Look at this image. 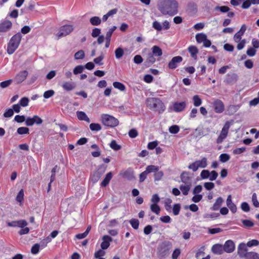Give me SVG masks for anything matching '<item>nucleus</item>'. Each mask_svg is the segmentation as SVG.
<instances>
[{
  "label": "nucleus",
  "instance_id": "1",
  "mask_svg": "<svg viewBox=\"0 0 259 259\" xmlns=\"http://www.w3.org/2000/svg\"><path fill=\"white\" fill-rule=\"evenodd\" d=\"M146 105L151 110L162 113L165 110L163 103L158 98H149L146 100Z\"/></svg>",
  "mask_w": 259,
  "mask_h": 259
},
{
  "label": "nucleus",
  "instance_id": "2",
  "mask_svg": "<svg viewBox=\"0 0 259 259\" xmlns=\"http://www.w3.org/2000/svg\"><path fill=\"white\" fill-rule=\"evenodd\" d=\"M22 39V34L18 32L13 35L10 39L7 46V53L9 55L13 54L18 49Z\"/></svg>",
  "mask_w": 259,
  "mask_h": 259
},
{
  "label": "nucleus",
  "instance_id": "3",
  "mask_svg": "<svg viewBox=\"0 0 259 259\" xmlns=\"http://www.w3.org/2000/svg\"><path fill=\"white\" fill-rule=\"evenodd\" d=\"M178 4L176 1L171 0L164 8L160 9V11L163 14L174 16L178 13Z\"/></svg>",
  "mask_w": 259,
  "mask_h": 259
},
{
  "label": "nucleus",
  "instance_id": "4",
  "mask_svg": "<svg viewBox=\"0 0 259 259\" xmlns=\"http://www.w3.org/2000/svg\"><path fill=\"white\" fill-rule=\"evenodd\" d=\"M101 120L102 123L107 126L113 127L117 126L119 124L117 119L108 114L102 115Z\"/></svg>",
  "mask_w": 259,
  "mask_h": 259
},
{
  "label": "nucleus",
  "instance_id": "5",
  "mask_svg": "<svg viewBox=\"0 0 259 259\" xmlns=\"http://www.w3.org/2000/svg\"><path fill=\"white\" fill-rule=\"evenodd\" d=\"M207 159L206 157H203L200 160H198L193 162L188 166V168L196 171L199 168H203L207 166Z\"/></svg>",
  "mask_w": 259,
  "mask_h": 259
},
{
  "label": "nucleus",
  "instance_id": "6",
  "mask_svg": "<svg viewBox=\"0 0 259 259\" xmlns=\"http://www.w3.org/2000/svg\"><path fill=\"white\" fill-rule=\"evenodd\" d=\"M106 169V167L103 165H100L98 169L94 171L91 176L90 179L93 183H97L102 175L104 174Z\"/></svg>",
  "mask_w": 259,
  "mask_h": 259
},
{
  "label": "nucleus",
  "instance_id": "7",
  "mask_svg": "<svg viewBox=\"0 0 259 259\" xmlns=\"http://www.w3.org/2000/svg\"><path fill=\"white\" fill-rule=\"evenodd\" d=\"M230 127V122L229 121L226 122L223 128L221 130L220 135L219 136L217 139V143L218 144H220L222 143L223 140L227 137Z\"/></svg>",
  "mask_w": 259,
  "mask_h": 259
},
{
  "label": "nucleus",
  "instance_id": "8",
  "mask_svg": "<svg viewBox=\"0 0 259 259\" xmlns=\"http://www.w3.org/2000/svg\"><path fill=\"white\" fill-rule=\"evenodd\" d=\"M73 29L74 26L72 25H63L60 28L57 35L59 38L65 36L69 34Z\"/></svg>",
  "mask_w": 259,
  "mask_h": 259
},
{
  "label": "nucleus",
  "instance_id": "9",
  "mask_svg": "<svg viewBox=\"0 0 259 259\" xmlns=\"http://www.w3.org/2000/svg\"><path fill=\"white\" fill-rule=\"evenodd\" d=\"M42 119L37 115H34L32 117H27L25 121V125L27 126H31L34 124L38 125L41 124L42 123Z\"/></svg>",
  "mask_w": 259,
  "mask_h": 259
},
{
  "label": "nucleus",
  "instance_id": "10",
  "mask_svg": "<svg viewBox=\"0 0 259 259\" xmlns=\"http://www.w3.org/2000/svg\"><path fill=\"white\" fill-rule=\"evenodd\" d=\"M212 106L217 113H222L225 110V105L221 100H215L212 103Z\"/></svg>",
  "mask_w": 259,
  "mask_h": 259
},
{
  "label": "nucleus",
  "instance_id": "11",
  "mask_svg": "<svg viewBox=\"0 0 259 259\" xmlns=\"http://www.w3.org/2000/svg\"><path fill=\"white\" fill-rule=\"evenodd\" d=\"M182 61L183 58L182 57L179 56L174 57L168 63V67L170 69H174L178 66V64L181 63Z\"/></svg>",
  "mask_w": 259,
  "mask_h": 259
},
{
  "label": "nucleus",
  "instance_id": "12",
  "mask_svg": "<svg viewBox=\"0 0 259 259\" xmlns=\"http://www.w3.org/2000/svg\"><path fill=\"white\" fill-rule=\"evenodd\" d=\"M181 182L183 184L181 185H187L192 186V178L189 177V174L187 172H183L182 173L180 176Z\"/></svg>",
  "mask_w": 259,
  "mask_h": 259
},
{
  "label": "nucleus",
  "instance_id": "13",
  "mask_svg": "<svg viewBox=\"0 0 259 259\" xmlns=\"http://www.w3.org/2000/svg\"><path fill=\"white\" fill-rule=\"evenodd\" d=\"M12 26V22L7 20H4L0 23V32H6L9 31Z\"/></svg>",
  "mask_w": 259,
  "mask_h": 259
},
{
  "label": "nucleus",
  "instance_id": "14",
  "mask_svg": "<svg viewBox=\"0 0 259 259\" xmlns=\"http://www.w3.org/2000/svg\"><path fill=\"white\" fill-rule=\"evenodd\" d=\"M171 248V244L169 242H164L162 243L159 247V252L163 255H166Z\"/></svg>",
  "mask_w": 259,
  "mask_h": 259
},
{
  "label": "nucleus",
  "instance_id": "15",
  "mask_svg": "<svg viewBox=\"0 0 259 259\" xmlns=\"http://www.w3.org/2000/svg\"><path fill=\"white\" fill-rule=\"evenodd\" d=\"M186 107V102L185 101L175 102L173 103L172 108L174 111L176 112H180L184 111Z\"/></svg>",
  "mask_w": 259,
  "mask_h": 259
},
{
  "label": "nucleus",
  "instance_id": "16",
  "mask_svg": "<svg viewBox=\"0 0 259 259\" xmlns=\"http://www.w3.org/2000/svg\"><path fill=\"white\" fill-rule=\"evenodd\" d=\"M224 251L227 253H231L233 252L235 248L234 242L231 240H227L223 245Z\"/></svg>",
  "mask_w": 259,
  "mask_h": 259
},
{
  "label": "nucleus",
  "instance_id": "17",
  "mask_svg": "<svg viewBox=\"0 0 259 259\" xmlns=\"http://www.w3.org/2000/svg\"><path fill=\"white\" fill-rule=\"evenodd\" d=\"M247 245L244 243H241L238 246L237 253L240 257H244L248 253Z\"/></svg>",
  "mask_w": 259,
  "mask_h": 259
},
{
  "label": "nucleus",
  "instance_id": "18",
  "mask_svg": "<svg viewBox=\"0 0 259 259\" xmlns=\"http://www.w3.org/2000/svg\"><path fill=\"white\" fill-rule=\"evenodd\" d=\"M246 30V27L245 25H242L240 30L234 35L233 37V39L235 42H239L242 40V36L244 34Z\"/></svg>",
  "mask_w": 259,
  "mask_h": 259
},
{
  "label": "nucleus",
  "instance_id": "19",
  "mask_svg": "<svg viewBox=\"0 0 259 259\" xmlns=\"http://www.w3.org/2000/svg\"><path fill=\"white\" fill-rule=\"evenodd\" d=\"M28 74V72L26 70L20 71L16 75L14 80L17 83H21L25 80Z\"/></svg>",
  "mask_w": 259,
  "mask_h": 259
},
{
  "label": "nucleus",
  "instance_id": "20",
  "mask_svg": "<svg viewBox=\"0 0 259 259\" xmlns=\"http://www.w3.org/2000/svg\"><path fill=\"white\" fill-rule=\"evenodd\" d=\"M112 241V238L108 235H104L102 237V242L101 247L102 249H107L110 246V243Z\"/></svg>",
  "mask_w": 259,
  "mask_h": 259
},
{
  "label": "nucleus",
  "instance_id": "21",
  "mask_svg": "<svg viewBox=\"0 0 259 259\" xmlns=\"http://www.w3.org/2000/svg\"><path fill=\"white\" fill-rule=\"evenodd\" d=\"M120 175L128 180H131L134 178V172L131 169H127L126 170L120 172Z\"/></svg>",
  "mask_w": 259,
  "mask_h": 259
},
{
  "label": "nucleus",
  "instance_id": "22",
  "mask_svg": "<svg viewBox=\"0 0 259 259\" xmlns=\"http://www.w3.org/2000/svg\"><path fill=\"white\" fill-rule=\"evenodd\" d=\"M211 250L214 254H221L224 251L223 246L219 244L213 245L211 248Z\"/></svg>",
  "mask_w": 259,
  "mask_h": 259
},
{
  "label": "nucleus",
  "instance_id": "23",
  "mask_svg": "<svg viewBox=\"0 0 259 259\" xmlns=\"http://www.w3.org/2000/svg\"><path fill=\"white\" fill-rule=\"evenodd\" d=\"M62 88L67 91H70L73 90L75 88V85L72 81H66L62 83Z\"/></svg>",
  "mask_w": 259,
  "mask_h": 259
},
{
  "label": "nucleus",
  "instance_id": "24",
  "mask_svg": "<svg viewBox=\"0 0 259 259\" xmlns=\"http://www.w3.org/2000/svg\"><path fill=\"white\" fill-rule=\"evenodd\" d=\"M188 50L191 54V57L195 60H196L197 58V54L198 53V50L197 47L194 46H191L188 48Z\"/></svg>",
  "mask_w": 259,
  "mask_h": 259
},
{
  "label": "nucleus",
  "instance_id": "25",
  "mask_svg": "<svg viewBox=\"0 0 259 259\" xmlns=\"http://www.w3.org/2000/svg\"><path fill=\"white\" fill-rule=\"evenodd\" d=\"M76 115L79 120H84L88 123L90 122V118L87 116L85 112L83 111H77Z\"/></svg>",
  "mask_w": 259,
  "mask_h": 259
},
{
  "label": "nucleus",
  "instance_id": "26",
  "mask_svg": "<svg viewBox=\"0 0 259 259\" xmlns=\"http://www.w3.org/2000/svg\"><path fill=\"white\" fill-rule=\"evenodd\" d=\"M112 177H113V175L111 172H108L106 174L105 178L104 179V180L101 183V186L106 187V186H107L108 185V184L109 183V182L110 181Z\"/></svg>",
  "mask_w": 259,
  "mask_h": 259
},
{
  "label": "nucleus",
  "instance_id": "27",
  "mask_svg": "<svg viewBox=\"0 0 259 259\" xmlns=\"http://www.w3.org/2000/svg\"><path fill=\"white\" fill-rule=\"evenodd\" d=\"M152 55L156 57H160L162 55L161 49L157 46H154L152 48Z\"/></svg>",
  "mask_w": 259,
  "mask_h": 259
},
{
  "label": "nucleus",
  "instance_id": "28",
  "mask_svg": "<svg viewBox=\"0 0 259 259\" xmlns=\"http://www.w3.org/2000/svg\"><path fill=\"white\" fill-rule=\"evenodd\" d=\"M224 200L221 197H218L211 207L212 210H217L222 204Z\"/></svg>",
  "mask_w": 259,
  "mask_h": 259
},
{
  "label": "nucleus",
  "instance_id": "29",
  "mask_svg": "<svg viewBox=\"0 0 259 259\" xmlns=\"http://www.w3.org/2000/svg\"><path fill=\"white\" fill-rule=\"evenodd\" d=\"M101 19L99 17L94 16L90 19V23L94 26H98L101 23Z\"/></svg>",
  "mask_w": 259,
  "mask_h": 259
},
{
  "label": "nucleus",
  "instance_id": "30",
  "mask_svg": "<svg viewBox=\"0 0 259 259\" xmlns=\"http://www.w3.org/2000/svg\"><path fill=\"white\" fill-rule=\"evenodd\" d=\"M246 259H259V254L255 252H248L244 257Z\"/></svg>",
  "mask_w": 259,
  "mask_h": 259
},
{
  "label": "nucleus",
  "instance_id": "31",
  "mask_svg": "<svg viewBox=\"0 0 259 259\" xmlns=\"http://www.w3.org/2000/svg\"><path fill=\"white\" fill-rule=\"evenodd\" d=\"M192 186L180 185V189L184 195H187Z\"/></svg>",
  "mask_w": 259,
  "mask_h": 259
},
{
  "label": "nucleus",
  "instance_id": "32",
  "mask_svg": "<svg viewBox=\"0 0 259 259\" xmlns=\"http://www.w3.org/2000/svg\"><path fill=\"white\" fill-rule=\"evenodd\" d=\"M196 40L197 42L200 44L203 42L206 38L207 36L203 33L197 34L195 36Z\"/></svg>",
  "mask_w": 259,
  "mask_h": 259
},
{
  "label": "nucleus",
  "instance_id": "33",
  "mask_svg": "<svg viewBox=\"0 0 259 259\" xmlns=\"http://www.w3.org/2000/svg\"><path fill=\"white\" fill-rule=\"evenodd\" d=\"M155 61L156 59L154 57V56L152 55L151 53H149L146 59L145 63L148 65H152L154 64L155 62Z\"/></svg>",
  "mask_w": 259,
  "mask_h": 259
},
{
  "label": "nucleus",
  "instance_id": "34",
  "mask_svg": "<svg viewBox=\"0 0 259 259\" xmlns=\"http://www.w3.org/2000/svg\"><path fill=\"white\" fill-rule=\"evenodd\" d=\"M158 170H159V167L158 166L150 165L146 167L145 170L147 174H149L153 172L155 173V172L157 171Z\"/></svg>",
  "mask_w": 259,
  "mask_h": 259
},
{
  "label": "nucleus",
  "instance_id": "35",
  "mask_svg": "<svg viewBox=\"0 0 259 259\" xmlns=\"http://www.w3.org/2000/svg\"><path fill=\"white\" fill-rule=\"evenodd\" d=\"M114 88L119 90L120 91H124L125 90V86L122 83L115 81L113 83Z\"/></svg>",
  "mask_w": 259,
  "mask_h": 259
},
{
  "label": "nucleus",
  "instance_id": "36",
  "mask_svg": "<svg viewBox=\"0 0 259 259\" xmlns=\"http://www.w3.org/2000/svg\"><path fill=\"white\" fill-rule=\"evenodd\" d=\"M239 108V106L238 105H230L228 108V114L229 115H232L235 112H236L238 109Z\"/></svg>",
  "mask_w": 259,
  "mask_h": 259
},
{
  "label": "nucleus",
  "instance_id": "37",
  "mask_svg": "<svg viewBox=\"0 0 259 259\" xmlns=\"http://www.w3.org/2000/svg\"><path fill=\"white\" fill-rule=\"evenodd\" d=\"M193 104L195 106L198 107L201 105L202 100L198 95H195L192 98Z\"/></svg>",
  "mask_w": 259,
  "mask_h": 259
},
{
  "label": "nucleus",
  "instance_id": "38",
  "mask_svg": "<svg viewBox=\"0 0 259 259\" xmlns=\"http://www.w3.org/2000/svg\"><path fill=\"white\" fill-rule=\"evenodd\" d=\"M124 54V51L121 48H118L115 51V57L117 59H120Z\"/></svg>",
  "mask_w": 259,
  "mask_h": 259
},
{
  "label": "nucleus",
  "instance_id": "39",
  "mask_svg": "<svg viewBox=\"0 0 259 259\" xmlns=\"http://www.w3.org/2000/svg\"><path fill=\"white\" fill-rule=\"evenodd\" d=\"M85 54L83 50H79L74 54L75 60L82 59L84 58Z\"/></svg>",
  "mask_w": 259,
  "mask_h": 259
},
{
  "label": "nucleus",
  "instance_id": "40",
  "mask_svg": "<svg viewBox=\"0 0 259 259\" xmlns=\"http://www.w3.org/2000/svg\"><path fill=\"white\" fill-rule=\"evenodd\" d=\"M29 130L26 127H19L17 130V133L19 135H24L29 134Z\"/></svg>",
  "mask_w": 259,
  "mask_h": 259
},
{
  "label": "nucleus",
  "instance_id": "41",
  "mask_svg": "<svg viewBox=\"0 0 259 259\" xmlns=\"http://www.w3.org/2000/svg\"><path fill=\"white\" fill-rule=\"evenodd\" d=\"M153 28L157 31H160L162 30V25L157 21H154L152 23Z\"/></svg>",
  "mask_w": 259,
  "mask_h": 259
},
{
  "label": "nucleus",
  "instance_id": "42",
  "mask_svg": "<svg viewBox=\"0 0 259 259\" xmlns=\"http://www.w3.org/2000/svg\"><path fill=\"white\" fill-rule=\"evenodd\" d=\"M110 147L111 149L116 151L119 150L121 149V146L117 144V142L115 140H112L111 142Z\"/></svg>",
  "mask_w": 259,
  "mask_h": 259
},
{
  "label": "nucleus",
  "instance_id": "43",
  "mask_svg": "<svg viewBox=\"0 0 259 259\" xmlns=\"http://www.w3.org/2000/svg\"><path fill=\"white\" fill-rule=\"evenodd\" d=\"M29 100L27 97H23L19 102V104L22 107H26L28 106Z\"/></svg>",
  "mask_w": 259,
  "mask_h": 259
},
{
  "label": "nucleus",
  "instance_id": "44",
  "mask_svg": "<svg viewBox=\"0 0 259 259\" xmlns=\"http://www.w3.org/2000/svg\"><path fill=\"white\" fill-rule=\"evenodd\" d=\"M163 172L162 171H159L158 170L157 171H156L154 174V180L155 181H160L163 177Z\"/></svg>",
  "mask_w": 259,
  "mask_h": 259
},
{
  "label": "nucleus",
  "instance_id": "45",
  "mask_svg": "<svg viewBox=\"0 0 259 259\" xmlns=\"http://www.w3.org/2000/svg\"><path fill=\"white\" fill-rule=\"evenodd\" d=\"M90 128L93 131H99L101 130V126L99 123H92L90 124Z\"/></svg>",
  "mask_w": 259,
  "mask_h": 259
},
{
  "label": "nucleus",
  "instance_id": "46",
  "mask_svg": "<svg viewBox=\"0 0 259 259\" xmlns=\"http://www.w3.org/2000/svg\"><path fill=\"white\" fill-rule=\"evenodd\" d=\"M150 208L152 212L155 213L156 214H159L160 209L157 204H152L150 206Z\"/></svg>",
  "mask_w": 259,
  "mask_h": 259
},
{
  "label": "nucleus",
  "instance_id": "47",
  "mask_svg": "<svg viewBox=\"0 0 259 259\" xmlns=\"http://www.w3.org/2000/svg\"><path fill=\"white\" fill-rule=\"evenodd\" d=\"M116 26H113L111 28L109 29V30L107 32L105 37V39H111V37L113 32L116 30Z\"/></svg>",
  "mask_w": 259,
  "mask_h": 259
},
{
  "label": "nucleus",
  "instance_id": "48",
  "mask_svg": "<svg viewBox=\"0 0 259 259\" xmlns=\"http://www.w3.org/2000/svg\"><path fill=\"white\" fill-rule=\"evenodd\" d=\"M130 223L134 229H138L139 226V221L137 219H133L130 220Z\"/></svg>",
  "mask_w": 259,
  "mask_h": 259
},
{
  "label": "nucleus",
  "instance_id": "49",
  "mask_svg": "<svg viewBox=\"0 0 259 259\" xmlns=\"http://www.w3.org/2000/svg\"><path fill=\"white\" fill-rule=\"evenodd\" d=\"M180 131L179 126L177 125H173L169 127V132L171 134H177Z\"/></svg>",
  "mask_w": 259,
  "mask_h": 259
},
{
  "label": "nucleus",
  "instance_id": "50",
  "mask_svg": "<svg viewBox=\"0 0 259 259\" xmlns=\"http://www.w3.org/2000/svg\"><path fill=\"white\" fill-rule=\"evenodd\" d=\"M24 199V191L23 189H21L18 193L16 196V200L19 202H22Z\"/></svg>",
  "mask_w": 259,
  "mask_h": 259
},
{
  "label": "nucleus",
  "instance_id": "51",
  "mask_svg": "<svg viewBox=\"0 0 259 259\" xmlns=\"http://www.w3.org/2000/svg\"><path fill=\"white\" fill-rule=\"evenodd\" d=\"M252 202L255 207H259V202L257 199L256 194L254 193L252 195Z\"/></svg>",
  "mask_w": 259,
  "mask_h": 259
},
{
  "label": "nucleus",
  "instance_id": "52",
  "mask_svg": "<svg viewBox=\"0 0 259 259\" xmlns=\"http://www.w3.org/2000/svg\"><path fill=\"white\" fill-rule=\"evenodd\" d=\"M220 160L222 162H226L230 159V156L226 153L221 154L220 155Z\"/></svg>",
  "mask_w": 259,
  "mask_h": 259
},
{
  "label": "nucleus",
  "instance_id": "53",
  "mask_svg": "<svg viewBox=\"0 0 259 259\" xmlns=\"http://www.w3.org/2000/svg\"><path fill=\"white\" fill-rule=\"evenodd\" d=\"M55 94V92L53 90H50L46 91L43 95L45 99H49L50 97L54 96Z\"/></svg>",
  "mask_w": 259,
  "mask_h": 259
},
{
  "label": "nucleus",
  "instance_id": "54",
  "mask_svg": "<svg viewBox=\"0 0 259 259\" xmlns=\"http://www.w3.org/2000/svg\"><path fill=\"white\" fill-rule=\"evenodd\" d=\"M215 11H220L222 13H226L229 12L230 9L227 6H217L215 8Z\"/></svg>",
  "mask_w": 259,
  "mask_h": 259
},
{
  "label": "nucleus",
  "instance_id": "55",
  "mask_svg": "<svg viewBox=\"0 0 259 259\" xmlns=\"http://www.w3.org/2000/svg\"><path fill=\"white\" fill-rule=\"evenodd\" d=\"M209 171L208 170H203L201 172L200 177L202 179H209Z\"/></svg>",
  "mask_w": 259,
  "mask_h": 259
},
{
  "label": "nucleus",
  "instance_id": "56",
  "mask_svg": "<svg viewBox=\"0 0 259 259\" xmlns=\"http://www.w3.org/2000/svg\"><path fill=\"white\" fill-rule=\"evenodd\" d=\"M28 223L24 220L17 221V227L23 228L27 226Z\"/></svg>",
  "mask_w": 259,
  "mask_h": 259
},
{
  "label": "nucleus",
  "instance_id": "57",
  "mask_svg": "<svg viewBox=\"0 0 259 259\" xmlns=\"http://www.w3.org/2000/svg\"><path fill=\"white\" fill-rule=\"evenodd\" d=\"M26 118L24 115H16L14 118V120L18 123H22L24 121L25 122Z\"/></svg>",
  "mask_w": 259,
  "mask_h": 259
},
{
  "label": "nucleus",
  "instance_id": "58",
  "mask_svg": "<svg viewBox=\"0 0 259 259\" xmlns=\"http://www.w3.org/2000/svg\"><path fill=\"white\" fill-rule=\"evenodd\" d=\"M14 114L13 109L9 108L7 109L4 113V116L6 118L12 117Z\"/></svg>",
  "mask_w": 259,
  "mask_h": 259
},
{
  "label": "nucleus",
  "instance_id": "59",
  "mask_svg": "<svg viewBox=\"0 0 259 259\" xmlns=\"http://www.w3.org/2000/svg\"><path fill=\"white\" fill-rule=\"evenodd\" d=\"M84 67L82 65H78L76 66L73 69V73L74 74H78L82 72Z\"/></svg>",
  "mask_w": 259,
  "mask_h": 259
},
{
  "label": "nucleus",
  "instance_id": "60",
  "mask_svg": "<svg viewBox=\"0 0 259 259\" xmlns=\"http://www.w3.org/2000/svg\"><path fill=\"white\" fill-rule=\"evenodd\" d=\"M39 250V245L37 243L34 244L31 249L32 254H36L38 253Z\"/></svg>",
  "mask_w": 259,
  "mask_h": 259
},
{
  "label": "nucleus",
  "instance_id": "61",
  "mask_svg": "<svg viewBox=\"0 0 259 259\" xmlns=\"http://www.w3.org/2000/svg\"><path fill=\"white\" fill-rule=\"evenodd\" d=\"M238 43L237 46V49L238 50H241L243 49L246 44V40L245 39H242L239 42H236Z\"/></svg>",
  "mask_w": 259,
  "mask_h": 259
},
{
  "label": "nucleus",
  "instance_id": "62",
  "mask_svg": "<svg viewBox=\"0 0 259 259\" xmlns=\"http://www.w3.org/2000/svg\"><path fill=\"white\" fill-rule=\"evenodd\" d=\"M12 82V79H9L7 80L4 81L0 83V87L2 88H6L9 87Z\"/></svg>",
  "mask_w": 259,
  "mask_h": 259
},
{
  "label": "nucleus",
  "instance_id": "63",
  "mask_svg": "<svg viewBox=\"0 0 259 259\" xmlns=\"http://www.w3.org/2000/svg\"><path fill=\"white\" fill-rule=\"evenodd\" d=\"M218 176V174L217 173V172L215 171V170H212L209 173V177L208 179L211 181H214L215 180H216Z\"/></svg>",
  "mask_w": 259,
  "mask_h": 259
},
{
  "label": "nucleus",
  "instance_id": "64",
  "mask_svg": "<svg viewBox=\"0 0 259 259\" xmlns=\"http://www.w3.org/2000/svg\"><path fill=\"white\" fill-rule=\"evenodd\" d=\"M256 51L255 49L253 48H250L247 49L246 51L247 55L249 57H253L256 54Z\"/></svg>",
  "mask_w": 259,
  "mask_h": 259
}]
</instances>
